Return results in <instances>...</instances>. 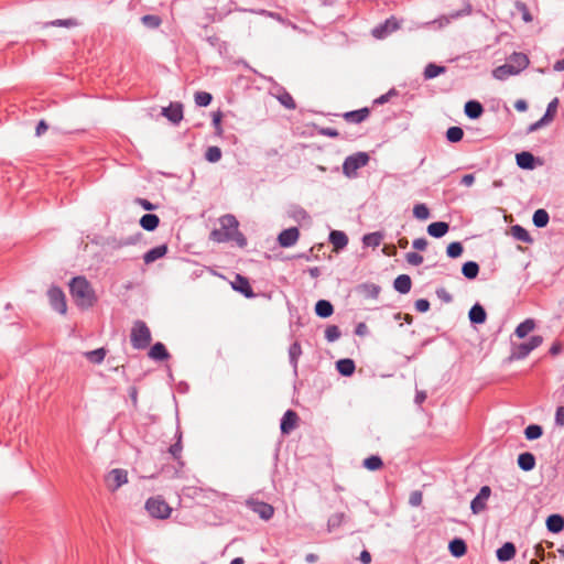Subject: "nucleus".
Segmentation results:
<instances>
[{
  "label": "nucleus",
  "instance_id": "nucleus-11",
  "mask_svg": "<svg viewBox=\"0 0 564 564\" xmlns=\"http://www.w3.org/2000/svg\"><path fill=\"white\" fill-rule=\"evenodd\" d=\"M400 28V22L397 18L390 17L383 23L379 24L372 30V35L376 39H383Z\"/></svg>",
  "mask_w": 564,
  "mask_h": 564
},
{
  "label": "nucleus",
  "instance_id": "nucleus-14",
  "mask_svg": "<svg viewBox=\"0 0 564 564\" xmlns=\"http://www.w3.org/2000/svg\"><path fill=\"white\" fill-rule=\"evenodd\" d=\"M300 238V231L296 227H290L282 230L278 236V242L282 248L294 246Z\"/></svg>",
  "mask_w": 564,
  "mask_h": 564
},
{
  "label": "nucleus",
  "instance_id": "nucleus-3",
  "mask_svg": "<svg viewBox=\"0 0 564 564\" xmlns=\"http://www.w3.org/2000/svg\"><path fill=\"white\" fill-rule=\"evenodd\" d=\"M543 343V337L540 335H533L525 343H521L519 345H514L512 347L511 354L509 356V360H522L529 356V354L541 346Z\"/></svg>",
  "mask_w": 564,
  "mask_h": 564
},
{
  "label": "nucleus",
  "instance_id": "nucleus-41",
  "mask_svg": "<svg viewBox=\"0 0 564 564\" xmlns=\"http://www.w3.org/2000/svg\"><path fill=\"white\" fill-rule=\"evenodd\" d=\"M511 234L519 241H522L525 243L532 242V238H531L529 231L520 225L512 226Z\"/></svg>",
  "mask_w": 564,
  "mask_h": 564
},
{
  "label": "nucleus",
  "instance_id": "nucleus-55",
  "mask_svg": "<svg viewBox=\"0 0 564 564\" xmlns=\"http://www.w3.org/2000/svg\"><path fill=\"white\" fill-rule=\"evenodd\" d=\"M340 330L336 325H328L325 329V338L329 343H334L340 337Z\"/></svg>",
  "mask_w": 564,
  "mask_h": 564
},
{
  "label": "nucleus",
  "instance_id": "nucleus-62",
  "mask_svg": "<svg viewBox=\"0 0 564 564\" xmlns=\"http://www.w3.org/2000/svg\"><path fill=\"white\" fill-rule=\"evenodd\" d=\"M230 240L235 241L240 248H243L247 246V238L239 230H236V232H234V235H230Z\"/></svg>",
  "mask_w": 564,
  "mask_h": 564
},
{
  "label": "nucleus",
  "instance_id": "nucleus-56",
  "mask_svg": "<svg viewBox=\"0 0 564 564\" xmlns=\"http://www.w3.org/2000/svg\"><path fill=\"white\" fill-rule=\"evenodd\" d=\"M210 239L216 242H227L230 241V235L224 231L221 228L214 229L210 232Z\"/></svg>",
  "mask_w": 564,
  "mask_h": 564
},
{
  "label": "nucleus",
  "instance_id": "nucleus-30",
  "mask_svg": "<svg viewBox=\"0 0 564 564\" xmlns=\"http://www.w3.org/2000/svg\"><path fill=\"white\" fill-rule=\"evenodd\" d=\"M149 357L153 360L163 361L170 358V354L164 344L158 341L150 348Z\"/></svg>",
  "mask_w": 564,
  "mask_h": 564
},
{
  "label": "nucleus",
  "instance_id": "nucleus-6",
  "mask_svg": "<svg viewBox=\"0 0 564 564\" xmlns=\"http://www.w3.org/2000/svg\"><path fill=\"white\" fill-rule=\"evenodd\" d=\"M557 107H558V98L552 99L547 105L545 113L542 115V118L540 120H538L529 126L528 132H534V131L541 129L542 127L549 124L551 121H553V119L556 115V111H557Z\"/></svg>",
  "mask_w": 564,
  "mask_h": 564
},
{
  "label": "nucleus",
  "instance_id": "nucleus-37",
  "mask_svg": "<svg viewBox=\"0 0 564 564\" xmlns=\"http://www.w3.org/2000/svg\"><path fill=\"white\" fill-rule=\"evenodd\" d=\"M301 355H302L301 344L299 341H294L289 348V359H290V364L295 373L297 372V365H299V359H300Z\"/></svg>",
  "mask_w": 564,
  "mask_h": 564
},
{
  "label": "nucleus",
  "instance_id": "nucleus-48",
  "mask_svg": "<svg viewBox=\"0 0 564 564\" xmlns=\"http://www.w3.org/2000/svg\"><path fill=\"white\" fill-rule=\"evenodd\" d=\"M141 22L148 29H158L162 23V19L155 14H145L141 18Z\"/></svg>",
  "mask_w": 564,
  "mask_h": 564
},
{
  "label": "nucleus",
  "instance_id": "nucleus-28",
  "mask_svg": "<svg viewBox=\"0 0 564 564\" xmlns=\"http://www.w3.org/2000/svg\"><path fill=\"white\" fill-rule=\"evenodd\" d=\"M449 230V225L445 221H435L427 226V234L434 238L444 237Z\"/></svg>",
  "mask_w": 564,
  "mask_h": 564
},
{
  "label": "nucleus",
  "instance_id": "nucleus-15",
  "mask_svg": "<svg viewBox=\"0 0 564 564\" xmlns=\"http://www.w3.org/2000/svg\"><path fill=\"white\" fill-rule=\"evenodd\" d=\"M162 115L173 124H178L183 119V105L181 102H171L162 109Z\"/></svg>",
  "mask_w": 564,
  "mask_h": 564
},
{
  "label": "nucleus",
  "instance_id": "nucleus-58",
  "mask_svg": "<svg viewBox=\"0 0 564 564\" xmlns=\"http://www.w3.org/2000/svg\"><path fill=\"white\" fill-rule=\"evenodd\" d=\"M516 8L519 12H521L522 14V20L524 22H531L532 21V15L528 9V6L524 3V2H521V1H518L516 3Z\"/></svg>",
  "mask_w": 564,
  "mask_h": 564
},
{
  "label": "nucleus",
  "instance_id": "nucleus-49",
  "mask_svg": "<svg viewBox=\"0 0 564 564\" xmlns=\"http://www.w3.org/2000/svg\"><path fill=\"white\" fill-rule=\"evenodd\" d=\"M360 288L368 299H377L381 291V288L373 283H365Z\"/></svg>",
  "mask_w": 564,
  "mask_h": 564
},
{
  "label": "nucleus",
  "instance_id": "nucleus-12",
  "mask_svg": "<svg viewBox=\"0 0 564 564\" xmlns=\"http://www.w3.org/2000/svg\"><path fill=\"white\" fill-rule=\"evenodd\" d=\"M247 506L262 520H270L274 514V508L264 501L251 499L247 501Z\"/></svg>",
  "mask_w": 564,
  "mask_h": 564
},
{
  "label": "nucleus",
  "instance_id": "nucleus-43",
  "mask_svg": "<svg viewBox=\"0 0 564 564\" xmlns=\"http://www.w3.org/2000/svg\"><path fill=\"white\" fill-rule=\"evenodd\" d=\"M543 435V429L539 424H530L524 429V436L528 441H534Z\"/></svg>",
  "mask_w": 564,
  "mask_h": 564
},
{
  "label": "nucleus",
  "instance_id": "nucleus-10",
  "mask_svg": "<svg viewBox=\"0 0 564 564\" xmlns=\"http://www.w3.org/2000/svg\"><path fill=\"white\" fill-rule=\"evenodd\" d=\"M270 94L276 98L280 104L289 110H294L296 108V104L293 97L288 93V90L278 84H275L271 89Z\"/></svg>",
  "mask_w": 564,
  "mask_h": 564
},
{
  "label": "nucleus",
  "instance_id": "nucleus-1",
  "mask_svg": "<svg viewBox=\"0 0 564 564\" xmlns=\"http://www.w3.org/2000/svg\"><path fill=\"white\" fill-rule=\"evenodd\" d=\"M69 293L76 305L84 310L93 307L97 302L95 290L83 275L75 276L70 280Z\"/></svg>",
  "mask_w": 564,
  "mask_h": 564
},
{
  "label": "nucleus",
  "instance_id": "nucleus-32",
  "mask_svg": "<svg viewBox=\"0 0 564 564\" xmlns=\"http://www.w3.org/2000/svg\"><path fill=\"white\" fill-rule=\"evenodd\" d=\"M518 466L523 470V471H530L532 470L534 467H535V456L530 453V452H524V453H521L519 456H518Z\"/></svg>",
  "mask_w": 564,
  "mask_h": 564
},
{
  "label": "nucleus",
  "instance_id": "nucleus-46",
  "mask_svg": "<svg viewBox=\"0 0 564 564\" xmlns=\"http://www.w3.org/2000/svg\"><path fill=\"white\" fill-rule=\"evenodd\" d=\"M464 137V131L460 127H451L446 131V139L451 143L459 142Z\"/></svg>",
  "mask_w": 564,
  "mask_h": 564
},
{
  "label": "nucleus",
  "instance_id": "nucleus-21",
  "mask_svg": "<svg viewBox=\"0 0 564 564\" xmlns=\"http://www.w3.org/2000/svg\"><path fill=\"white\" fill-rule=\"evenodd\" d=\"M518 74H519L518 70L509 62H507L506 64H503L501 66L496 67L492 70V76L498 80H506L510 76H514Z\"/></svg>",
  "mask_w": 564,
  "mask_h": 564
},
{
  "label": "nucleus",
  "instance_id": "nucleus-9",
  "mask_svg": "<svg viewBox=\"0 0 564 564\" xmlns=\"http://www.w3.org/2000/svg\"><path fill=\"white\" fill-rule=\"evenodd\" d=\"M491 495L489 486H482L476 497L470 502V509L474 514L482 512L487 507V500Z\"/></svg>",
  "mask_w": 564,
  "mask_h": 564
},
{
  "label": "nucleus",
  "instance_id": "nucleus-18",
  "mask_svg": "<svg viewBox=\"0 0 564 564\" xmlns=\"http://www.w3.org/2000/svg\"><path fill=\"white\" fill-rule=\"evenodd\" d=\"M297 419L296 412L288 410L281 419L280 430L282 434H289L295 427Z\"/></svg>",
  "mask_w": 564,
  "mask_h": 564
},
{
  "label": "nucleus",
  "instance_id": "nucleus-23",
  "mask_svg": "<svg viewBox=\"0 0 564 564\" xmlns=\"http://www.w3.org/2000/svg\"><path fill=\"white\" fill-rule=\"evenodd\" d=\"M166 252H167L166 245L156 246L143 254V261L145 264H150V263L156 261L158 259L163 258L166 254Z\"/></svg>",
  "mask_w": 564,
  "mask_h": 564
},
{
  "label": "nucleus",
  "instance_id": "nucleus-7",
  "mask_svg": "<svg viewBox=\"0 0 564 564\" xmlns=\"http://www.w3.org/2000/svg\"><path fill=\"white\" fill-rule=\"evenodd\" d=\"M47 296L51 306L59 314H65L67 311L65 294L58 286H51L47 291Z\"/></svg>",
  "mask_w": 564,
  "mask_h": 564
},
{
  "label": "nucleus",
  "instance_id": "nucleus-38",
  "mask_svg": "<svg viewBox=\"0 0 564 564\" xmlns=\"http://www.w3.org/2000/svg\"><path fill=\"white\" fill-rule=\"evenodd\" d=\"M534 327H535L534 319L527 318L525 321H523L522 323H520L517 326L514 334L519 338H524L525 336H528L529 333H531L534 329Z\"/></svg>",
  "mask_w": 564,
  "mask_h": 564
},
{
  "label": "nucleus",
  "instance_id": "nucleus-5",
  "mask_svg": "<svg viewBox=\"0 0 564 564\" xmlns=\"http://www.w3.org/2000/svg\"><path fill=\"white\" fill-rule=\"evenodd\" d=\"M369 162V155L366 152H357L347 156L343 163V173L347 177H355L357 170L364 167Z\"/></svg>",
  "mask_w": 564,
  "mask_h": 564
},
{
  "label": "nucleus",
  "instance_id": "nucleus-26",
  "mask_svg": "<svg viewBox=\"0 0 564 564\" xmlns=\"http://www.w3.org/2000/svg\"><path fill=\"white\" fill-rule=\"evenodd\" d=\"M464 112L469 119H478L484 113V106L478 100H468Z\"/></svg>",
  "mask_w": 564,
  "mask_h": 564
},
{
  "label": "nucleus",
  "instance_id": "nucleus-42",
  "mask_svg": "<svg viewBox=\"0 0 564 564\" xmlns=\"http://www.w3.org/2000/svg\"><path fill=\"white\" fill-rule=\"evenodd\" d=\"M382 238H383V236L381 232H378V231L370 232L362 237V243L366 247L377 248L380 246Z\"/></svg>",
  "mask_w": 564,
  "mask_h": 564
},
{
  "label": "nucleus",
  "instance_id": "nucleus-34",
  "mask_svg": "<svg viewBox=\"0 0 564 564\" xmlns=\"http://www.w3.org/2000/svg\"><path fill=\"white\" fill-rule=\"evenodd\" d=\"M140 226L147 231H153L159 227L160 218L155 214H144L140 218Z\"/></svg>",
  "mask_w": 564,
  "mask_h": 564
},
{
  "label": "nucleus",
  "instance_id": "nucleus-40",
  "mask_svg": "<svg viewBox=\"0 0 564 564\" xmlns=\"http://www.w3.org/2000/svg\"><path fill=\"white\" fill-rule=\"evenodd\" d=\"M550 216L545 209H536L533 214L532 221L535 227L544 228L547 226Z\"/></svg>",
  "mask_w": 564,
  "mask_h": 564
},
{
  "label": "nucleus",
  "instance_id": "nucleus-61",
  "mask_svg": "<svg viewBox=\"0 0 564 564\" xmlns=\"http://www.w3.org/2000/svg\"><path fill=\"white\" fill-rule=\"evenodd\" d=\"M405 259L411 265H420L423 262V257L417 252H408Z\"/></svg>",
  "mask_w": 564,
  "mask_h": 564
},
{
  "label": "nucleus",
  "instance_id": "nucleus-19",
  "mask_svg": "<svg viewBox=\"0 0 564 564\" xmlns=\"http://www.w3.org/2000/svg\"><path fill=\"white\" fill-rule=\"evenodd\" d=\"M535 156L528 151H522L516 155L517 165L523 170H533L535 167Z\"/></svg>",
  "mask_w": 564,
  "mask_h": 564
},
{
  "label": "nucleus",
  "instance_id": "nucleus-35",
  "mask_svg": "<svg viewBox=\"0 0 564 564\" xmlns=\"http://www.w3.org/2000/svg\"><path fill=\"white\" fill-rule=\"evenodd\" d=\"M334 313L333 304L327 300H318L315 304V314L321 318H327Z\"/></svg>",
  "mask_w": 564,
  "mask_h": 564
},
{
  "label": "nucleus",
  "instance_id": "nucleus-25",
  "mask_svg": "<svg viewBox=\"0 0 564 564\" xmlns=\"http://www.w3.org/2000/svg\"><path fill=\"white\" fill-rule=\"evenodd\" d=\"M520 74L523 69H525L529 65V58L524 53L514 52L512 53L508 61Z\"/></svg>",
  "mask_w": 564,
  "mask_h": 564
},
{
  "label": "nucleus",
  "instance_id": "nucleus-24",
  "mask_svg": "<svg viewBox=\"0 0 564 564\" xmlns=\"http://www.w3.org/2000/svg\"><path fill=\"white\" fill-rule=\"evenodd\" d=\"M468 317L471 324H484L487 318V313L482 305L479 303H476L471 306L468 313Z\"/></svg>",
  "mask_w": 564,
  "mask_h": 564
},
{
  "label": "nucleus",
  "instance_id": "nucleus-54",
  "mask_svg": "<svg viewBox=\"0 0 564 564\" xmlns=\"http://www.w3.org/2000/svg\"><path fill=\"white\" fill-rule=\"evenodd\" d=\"M213 100V96L207 91H197L195 94V104L199 107H207Z\"/></svg>",
  "mask_w": 564,
  "mask_h": 564
},
{
  "label": "nucleus",
  "instance_id": "nucleus-13",
  "mask_svg": "<svg viewBox=\"0 0 564 564\" xmlns=\"http://www.w3.org/2000/svg\"><path fill=\"white\" fill-rule=\"evenodd\" d=\"M473 12V7L468 0L464 1V8L457 11L451 12L448 15H443L437 19L435 22H438L440 26L448 25L453 20H457L463 17L470 15Z\"/></svg>",
  "mask_w": 564,
  "mask_h": 564
},
{
  "label": "nucleus",
  "instance_id": "nucleus-17",
  "mask_svg": "<svg viewBox=\"0 0 564 564\" xmlns=\"http://www.w3.org/2000/svg\"><path fill=\"white\" fill-rule=\"evenodd\" d=\"M369 116L370 109L367 107L343 113V118L349 123H361L367 120Z\"/></svg>",
  "mask_w": 564,
  "mask_h": 564
},
{
  "label": "nucleus",
  "instance_id": "nucleus-51",
  "mask_svg": "<svg viewBox=\"0 0 564 564\" xmlns=\"http://www.w3.org/2000/svg\"><path fill=\"white\" fill-rule=\"evenodd\" d=\"M205 159L210 163H216L221 159V150L220 148L213 145L208 147L205 152Z\"/></svg>",
  "mask_w": 564,
  "mask_h": 564
},
{
  "label": "nucleus",
  "instance_id": "nucleus-36",
  "mask_svg": "<svg viewBox=\"0 0 564 564\" xmlns=\"http://www.w3.org/2000/svg\"><path fill=\"white\" fill-rule=\"evenodd\" d=\"M337 371L345 377H349L355 372L356 366L352 359L343 358L336 362Z\"/></svg>",
  "mask_w": 564,
  "mask_h": 564
},
{
  "label": "nucleus",
  "instance_id": "nucleus-8",
  "mask_svg": "<svg viewBox=\"0 0 564 564\" xmlns=\"http://www.w3.org/2000/svg\"><path fill=\"white\" fill-rule=\"evenodd\" d=\"M108 488L111 491L118 490L122 485L128 482V471L122 468L111 469L106 478Z\"/></svg>",
  "mask_w": 564,
  "mask_h": 564
},
{
  "label": "nucleus",
  "instance_id": "nucleus-16",
  "mask_svg": "<svg viewBox=\"0 0 564 564\" xmlns=\"http://www.w3.org/2000/svg\"><path fill=\"white\" fill-rule=\"evenodd\" d=\"M232 289L241 294H243L247 299L254 297L253 290L249 283V280L246 276L240 274H236L234 282L231 283Z\"/></svg>",
  "mask_w": 564,
  "mask_h": 564
},
{
  "label": "nucleus",
  "instance_id": "nucleus-59",
  "mask_svg": "<svg viewBox=\"0 0 564 564\" xmlns=\"http://www.w3.org/2000/svg\"><path fill=\"white\" fill-rule=\"evenodd\" d=\"M398 95V91L395 88H391L388 93L379 96L378 98H376L373 100V105H383L388 101H390L391 97L392 96H397Z\"/></svg>",
  "mask_w": 564,
  "mask_h": 564
},
{
  "label": "nucleus",
  "instance_id": "nucleus-47",
  "mask_svg": "<svg viewBox=\"0 0 564 564\" xmlns=\"http://www.w3.org/2000/svg\"><path fill=\"white\" fill-rule=\"evenodd\" d=\"M345 517L344 512H336L332 514L327 520L328 531H334L339 528L343 524Z\"/></svg>",
  "mask_w": 564,
  "mask_h": 564
},
{
  "label": "nucleus",
  "instance_id": "nucleus-4",
  "mask_svg": "<svg viewBox=\"0 0 564 564\" xmlns=\"http://www.w3.org/2000/svg\"><path fill=\"white\" fill-rule=\"evenodd\" d=\"M145 510L155 519H167L172 512V508L160 496L149 498L145 501Z\"/></svg>",
  "mask_w": 564,
  "mask_h": 564
},
{
  "label": "nucleus",
  "instance_id": "nucleus-63",
  "mask_svg": "<svg viewBox=\"0 0 564 564\" xmlns=\"http://www.w3.org/2000/svg\"><path fill=\"white\" fill-rule=\"evenodd\" d=\"M422 500H423V495L421 491L415 490V491L411 492L410 499H409V502L411 506L419 507L422 503Z\"/></svg>",
  "mask_w": 564,
  "mask_h": 564
},
{
  "label": "nucleus",
  "instance_id": "nucleus-57",
  "mask_svg": "<svg viewBox=\"0 0 564 564\" xmlns=\"http://www.w3.org/2000/svg\"><path fill=\"white\" fill-rule=\"evenodd\" d=\"M47 25L73 28L77 25V21L75 19H57L47 23Z\"/></svg>",
  "mask_w": 564,
  "mask_h": 564
},
{
  "label": "nucleus",
  "instance_id": "nucleus-29",
  "mask_svg": "<svg viewBox=\"0 0 564 564\" xmlns=\"http://www.w3.org/2000/svg\"><path fill=\"white\" fill-rule=\"evenodd\" d=\"M411 286H412V281H411L410 275H408V274H400L393 281L394 290L401 294L409 293L411 290Z\"/></svg>",
  "mask_w": 564,
  "mask_h": 564
},
{
  "label": "nucleus",
  "instance_id": "nucleus-50",
  "mask_svg": "<svg viewBox=\"0 0 564 564\" xmlns=\"http://www.w3.org/2000/svg\"><path fill=\"white\" fill-rule=\"evenodd\" d=\"M87 359L93 364H101L106 357V349L98 348L86 352Z\"/></svg>",
  "mask_w": 564,
  "mask_h": 564
},
{
  "label": "nucleus",
  "instance_id": "nucleus-64",
  "mask_svg": "<svg viewBox=\"0 0 564 564\" xmlns=\"http://www.w3.org/2000/svg\"><path fill=\"white\" fill-rule=\"evenodd\" d=\"M555 424L564 426V406H558L555 412Z\"/></svg>",
  "mask_w": 564,
  "mask_h": 564
},
{
  "label": "nucleus",
  "instance_id": "nucleus-31",
  "mask_svg": "<svg viewBox=\"0 0 564 564\" xmlns=\"http://www.w3.org/2000/svg\"><path fill=\"white\" fill-rule=\"evenodd\" d=\"M220 228L228 232L229 235H234L236 230H238L239 223L234 215L227 214L220 217L219 219Z\"/></svg>",
  "mask_w": 564,
  "mask_h": 564
},
{
  "label": "nucleus",
  "instance_id": "nucleus-45",
  "mask_svg": "<svg viewBox=\"0 0 564 564\" xmlns=\"http://www.w3.org/2000/svg\"><path fill=\"white\" fill-rule=\"evenodd\" d=\"M362 466L369 470H378L383 466V462L380 456L371 455L364 460Z\"/></svg>",
  "mask_w": 564,
  "mask_h": 564
},
{
  "label": "nucleus",
  "instance_id": "nucleus-20",
  "mask_svg": "<svg viewBox=\"0 0 564 564\" xmlns=\"http://www.w3.org/2000/svg\"><path fill=\"white\" fill-rule=\"evenodd\" d=\"M329 242L333 245L335 251H339L348 245V237L341 230H332L329 232Z\"/></svg>",
  "mask_w": 564,
  "mask_h": 564
},
{
  "label": "nucleus",
  "instance_id": "nucleus-2",
  "mask_svg": "<svg viewBox=\"0 0 564 564\" xmlns=\"http://www.w3.org/2000/svg\"><path fill=\"white\" fill-rule=\"evenodd\" d=\"M152 340L151 332L145 322L141 319L134 321L131 333L130 341L134 349H145Z\"/></svg>",
  "mask_w": 564,
  "mask_h": 564
},
{
  "label": "nucleus",
  "instance_id": "nucleus-44",
  "mask_svg": "<svg viewBox=\"0 0 564 564\" xmlns=\"http://www.w3.org/2000/svg\"><path fill=\"white\" fill-rule=\"evenodd\" d=\"M446 68L444 66L431 63L425 67L423 75L425 79H432L443 74Z\"/></svg>",
  "mask_w": 564,
  "mask_h": 564
},
{
  "label": "nucleus",
  "instance_id": "nucleus-52",
  "mask_svg": "<svg viewBox=\"0 0 564 564\" xmlns=\"http://www.w3.org/2000/svg\"><path fill=\"white\" fill-rule=\"evenodd\" d=\"M464 251L463 245L459 241L451 242L447 246L446 253L449 258H458Z\"/></svg>",
  "mask_w": 564,
  "mask_h": 564
},
{
  "label": "nucleus",
  "instance_id": "nucleus-22",
  "mask_svg": "<svg viewBox=\"0 0 564 564\" xmlns=\"http://www.w3.org/2000/svg\"><path fill=\"white\" fill-rule=\"evenodd\" d=\"M517 549L512 542H506L496 551V556L500 562H507L516 556Z\"/></svg>",
  "mask_w": 564,
  "mask_h": 564
},
{
  "label": "nucleus",
  "instance_id": "nucleus-60",
  "mask_svg": "<svg viewBox=\"0 0 564 564\" xmlns=\"http://www.w3.org/2000/svg\"><path fill=\"white\" fill-rule=\"evenodd\" d=\"M221 118L223 113L220 111L213 112V126L215 129V133L218 135L223 133Z\"/></svg>",
  "mask_w": 564,
  "mask_h": 564
},
{
  "label": "nucleus",
  "instance_id": "nucleus-39",
  "mask_svg": "<svg viewBox=\"0 0 564 564\" xmlns=\"http://www.w3.org/2000/svg\"><path fill=\"white\" fill-rule=\"evenodd\" d=\"M463 275L468 280H474L479 273V265L475 261H467L462 267Z\"/></svg>",
  "mask_w": 564,
  "mask_h": 564
},
{
  "label": "nucleus",
  "instance_id": "nucleus-53",
  "mask_svg": "<svg viewBox=\"0 0 564 564\" xmlns=\"http://www.w3.org/2000/svg\"><path fill=\"white\" fill-rule=\"evenodd\" d=\"M413 215L420 220H425L430 217V209L423 203L416 204L413 208Z\"/></svg>",
  "mask_w": 564,
  "mask_h": 564
},
{
  "label": "nucleus",
  "instance_id": "nucleus-33",
  "mask_svg": "<svg viewBox=\"0 0 564 564\" xmlns=\"http://www.w3.org/2000/svg\"><path fill=\"white\" fill-rule=\"evenodd\" d=\"M448 550L454 557H462L467 552V544L463 539L455 538L449 542Z\"/></svg>",
  "mask_w": 564,
  "mask_h": 564
},
{
  "label": "nucleus",
  "instance_id": "nucleus-27",
  "mask_svg": "<svg viewBox=\"0 0 564 564\" xmlns=\"http://www.w3.org/2000/svg\"><path fill=\"white\" fill-rule=\"evenodd\" d=\"M545 523L551 533H560L564 530V517L558 513L549 516Z\"/></svg>",
  "mask_w": 564,
  "mask_h": 564
}]
</instances>
